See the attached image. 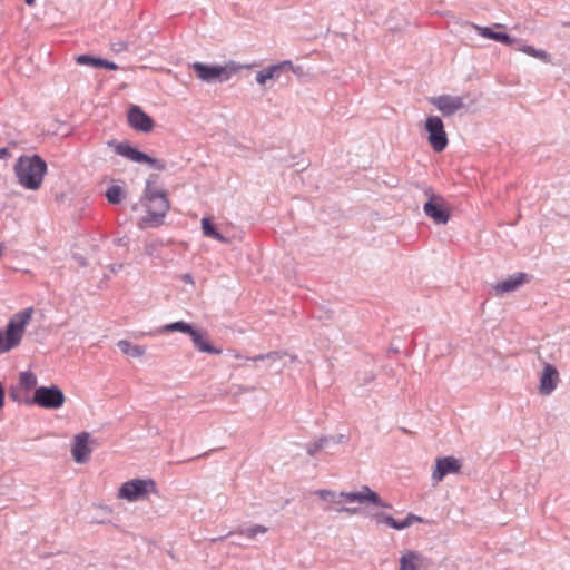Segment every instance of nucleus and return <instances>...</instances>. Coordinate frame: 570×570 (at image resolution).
Segmentation results:
<instances>
[{"instance_id":"obj_1","label":"nucleus","mask_w":570,"mask_h":570,"mask_svg":"<svg viewBox=\"0 0 570 570\" xmlns=\"http://www.w3.org/2000/svg\"><path fill=\"white\" fill-rule=\"evenodd\" d=\"M33 315V308H24L11 316L4 331L0 330V354L10 352L20 345Z\"/></svg>"},{"instance_id":"obj_2","label":"nucleus","mask_w":570,"mask_h":570,"mask_svg":"<svg viewBox=\"0 0 570 570\" xmlns=\"http://www.w3.org/2000/svg\"><path fill=\"white\" fill-rule=\"evenodd\" d=\"M46 170V163L38 156L21 157L16 165V174L19 183L23 187L32 190L41 186Z\"/></svg>"},{"instance_id":"obj_3","label":"nucleus","mask_w":570,"mask_h":570,"mask_svg":"<svg viewBox=\"0 0 570 570\" xmlns=\"http://www.w3.org/2000/svg\"><path fill=\"white\" fill-rule=\"evenodd\" d=\"M164 332H181L187 334L190 337L195 348H197L199 352L215 355L222 353V348L215 347L210 344L207 332L195 328L184 321H178L165 325Z\"/></svg>"},{"instance_id":"obj_4","label":"nucleus","mask_w":570,"mask_h":570,"mask_svg":"<svg viewBox=\"0 0 570 570\" xmlns=\"http://www.w3.org/2000/svg\"><path fill=\"white\" fill-rule=\"evenodd\" d=\"M146 197L147 215L140 219L139 227H157L163 223L169 209V200L165 193H148Z\"/></svg>"},{"instance_id":"obj_5","label":"nucleus","mask_w":570,"mask_h":570,"mask_svg":"<svg viewBox=\"0 0 570 570\" xmlns=\"http://www.w3.org/2000/svg\"><path fill=\"white\" fill-rule=\"evenodd\" d=\"M156 492V483L151 479H135L122 483L118 490V498L132 502L146 498L149 493Z\"/></svg>"},{"instance_id":"obj_6","label":"nucleus","mask_w":570,"mask_h":570,"mask_svg":"<svg viewBox=\"0 0 570 570\" xmlns=\"http://www.w3.org/2000/svg\"><path fill=\"white\" fill-rule=\"evenodd\" d=\"M196 76L204 82L225 81L235 73L238 68L234 66H207L202 62L191 65Z\"/></svg>"},{"instance_id":"obj_7","label":"nucleus","mask_w":570,"mask_h":570,"mask_svg":"<svg viewBox=\"0 0 570 570\" xmlns=\"http://www.w3.org/2000/svg\"><path fill=\"white\" fill-rule=\"evenodd\" d=\"M66 402L63 392L56 385L40 386L33 394V403L48 410L60 409Z\"/></svg>"},{"instance_id":"obj_8","label":"nucleus","mask_w":570,"mask_h":570,"mask_svg":"<svg viewBox=\"0 0 570 570\" xmlns=\"http://www.w3.org/2000/svg\"><path fill=\"white\" fill-rule=\"evenodd\" d=\"M428 140L432 149L436 153L443 151L448 146V137L444 130L443 121L438 116H431L425 121Z\"/></svg>"},{"instance_id":"obj_9","label":"nucleus","mask_w":570,"mask_h":570,"mask_svg":"<svg viewBox=\"0 0 570 570\" xmlns=\"http://www.w3.org/2000/svg\"><path fill=\"white\" fill-rule=\"evenodd\" d=\"M338 498H343V503H358V504H367L372 503L375 505H381L384 508H391L390 504H385L382 502L376 492L371 490L368 487H363L360 491L354 492H341L338 493Z\"/></svg>"},{"instance_id":"obj_10","label":"nucleus","mask_w":570,"mask_h":570,"mask_svg":"<svg viewBox=\"0 0 570 570\" xmlns=\"http://www.w3.org/2000/svg\"><path fill=\"white\" fill-rule=\"evenodd\" d=\"M426 216L436 224H446L450 219V213L446 209L445 200L438 195H431L423 206Z\"/></svg>"},{"instance_id":"obj_11","label":"nucleus","mask_w":570,"mask_h":570,"mask_svg":"<svg viewBox=\"0 0 570 570\" xmlns=\"http://www.w3.org/2000/svg\"><path fill=\"white\" fill-rule=\"evenodd\" d=\"M117 153L135 163H146L153 167H155L158 170H164L165 165L164 163L159 161L158 159H155L150 156H148L145 153H141L135 148H132L129 145H118L117 146Z\"/></svg>"},{"instance_id":"obj_12","label":"nucleus","mask_w":570,"mask_h":570,"mask_svg":"<svg viewBox=\"0 0 570 570\" xmlns=\"http://www.w3.org/2000/svg\"><path fill=\"white\" fill-rule=\"evenodd\" d=\"M559 381L560 379L557 368L553 365L546 363L540 375L539 392L542 395L551 394L556 390Z\"/></svg>"},{"instance_id":"obj_13","label":"nucleus","mask_w":570,"mask_h":570,"mask_svg":"<svg viewBox=\"0 0 570 570\" xmlns=\"http://www.w3.org/2000/svg\"><path fill=\"white\" fill-rule=\"evenodd\" d=\"M431 102L440 110L444 116H451L458 110L463 108V98L454 97L449 95H442L431 99Z\"/></svg>"},{"instance_id":"obj_14","label":"nucleus","mask_w":570,"mask_h":570,"mask_svg":"<svg viewBox=\"0 0 570 570\" xmlns=\"http://www.w3.org/2000/svg\"><path fill=\"white\" fill-rule=\"evenodd\" d=\"M128 122L134 129L144 132L150 131L154 127L153 119L138 106H132L128 110Z\"/></svg>"},{"instance_id":"obj_15","label":"nucleus","mask_w":570,"mask_h":570,"mask_svg":"<svg viewBox=\"0 0 570 570\" xmlns=\"http://www.w3.org/2000/svg\"><path fill=\"white\" fill-rule=\"evenodd\" d=\"M89 433L82 432L73 439L71 449L72 458L77 463H85L89 460L91 449L89 446Z\"/></svg>"},{"instance_id":"obj_16","label":"nucleus","mask_w":570,"mask_h":570,"mask_svg":"<svg viewBox=\"0 0 570 570\" xmlns=\"http://www.w3.org/2000/svg\"><path fill=\"white\" fill-rule=\"evenodd\" d=\"M460 469L461 464L455 458L445 456L436 460L432 476L439 482L449 473H458Z\"/></svg>"},{"instance_id":"obj_17","label":"nucleus","mask_w":570,"mask_h":570,"mask_svg":"<svg viewBox=\"0 0 570 570\" xmlns=\"http://www.w3.org/2000/svg\"><path fill=\"white\" fill-rule=\"evenodd\" d=\"M375 520L377 523H385L395 530H403L413 523H421L424 521L423 518L411 513L402 521H397L393 517L386 514H377L375 515Z\"/></svg>"},{"instance_id":"obj_18","label":"nucleus","mask_w":570,"mask_h":570,"mask_svg":"<svg viewBox=\"0 0 570 570\" xmlns=\"http://www.w3.org/2000/svg\"><path fill=\"white\" fill-rule=\"evenodd\" d=\"M424 558L421 553L412 550H406L400 558L399 570H423Z\"/></svg>"},{"instance_id":"obj_19","label":"nucleus","mask_w":570,"mask_h":570,"mask_svg":"<svg viewBox=\"0 0 570 570\" xmlns=\"http://www.w3.org/2000/svg\"><path fill=\"white\" fill-rule=\"evenodd\" d=\"M292 68H293L292 61H289V60L282 61L277 65L269 66L266 69L259 71L256 75V80L259 85L264 86L267 82V80L277 79L279 77V73L282 70L292 69Z\"/></svg>"},{"instance_id":"obj_20","label":"nucleus","mask_w":570,"mask_h":570,"mask_svg":"<svg viewBox=\"0 0 570 570\" xmlns=\"http://www.w3.org/2000/svg\"><path fill=\"white\" fill-rule=\"evenodd\" d=\"M323 501L330 504L328 509L333 505H341L343 504V498H338V493H335L330 490H317L315 492ZM335 510L337 512H347L350 514H353L356 512L355 508H346V507H336Z\"/></svg>"},{"instance_id":"obj_21","label":"nucleus","mask_w":570,"mask_h":570,"mask_svg":"<svg viewBox=\"0 0 570 570\" xmlns=\"http://www.w3.org/2000/svg\"><path fill=\"white\" fill-rule=\"evenodd\" d=\"M471 27L483 38L491 39L508 46L514 42V39L504 32H497L489 27H481L474 23H472Z\"/></svg>"},{"instance_id":"obj_22","label":"nucleus","mask_w":570,"mask_h":570,"mask_svg":"<svg viewBox=\"0 0 570 570\" xmlns=\"http://www.w3.org/2000/svg\"><path fill=\"white\" fill-rule=\"evenodd\" d=\"M528 281V276L524 273H519L509 279L498 283L494 287L498 294L508 293L517 289L520 285Z\"/></svg>"},{"instance_id":"obj_23","label":"nucleus","mask_w":570,"mask_h":570,"mask_svg":"<svg viewBox=\"0 0 570 570\" xmlns=\"http://www.w3.org/2000/svg\"><path fill=\"white\" fill-rule=\"evenodd\" d=\"M202 230L207 237H212L218 242L226 243L227 239L218 232H216L212 220L208 217L202 219Z\"/></svg>"},{"instance_id":"obj_24","label":"nucleus","mask_w":570,"mask_h":570,"mask_svg":"<svg viewBox=\"0 0 570 570\" xmlns=\"http://www.w3.org/2000/svg\"><path fill=\"white\" fill-rule=\"evenodd\" d=\"M118 347L120 351L126 354L134 357H140L145 354V347L139 345H132L130 342L126 340H121L118 342Z\"/></svg>"},{"instance_id":"obj_25","label":"nucleus","mask_w":570,"mask_h":570,"mask_svg":"<svg viewBox=\"0 0 570 570\" xmlns=\"http://www.w3.org/2000/svg\"><path fill=\"white\" fill-rule=\"evenodd\" d=\"M20 386L24 390H31L37 385V376L32 372H21L19 375Z\"/></svg>"},{"instance_id":"obj_26","label":"nucleus","mask_w":570,"mask_h":570,"mask_svg":"<svg viewBox=\"0 0 570 570\" xmlns=\"http://www.w3.org/2000/svg\"><path fill=\"white\" fill-rule=\"evenodd\" d=\"M124 190L120 186L114 185L107 189L106 197L111 204H119L122 199Z\"/></svg>"},{"instance_id":"obj_27","label":"nucleus","mask_w":570,"mask_h":570,"mask_svg":"<svg viewBox=\"0 0 570 570\" xmlns=\"http://www.w3.org/2000/svg\"><path fill=\"white\" fill-rule=\"evenodd\" d=\"M520 50L531 57L538 58L543 61H547L549 59V55L544 50L535 49L534 47L531 46H523Z\"/></svg>"},{"instance_id":"obj_28","label":"nucleus","mask_w":570,"mask_h":570,"mask_svg":"<svg viewBox=\"0 0 570 570\" xmlns=\"http://www.w3.org/2000/svg\"><path fill=\"white\" fill-rule=\"evenodd\" d=\"M76 61L78 65H87L91 67H99L100 58H94L88 55H80L76 57Z\"/></svg>"},{"instance_id":"obj_29","label":"nucleus","mask_w":570,"mask_h":570,"mask_svg":"<svg viewBox=\"0 0 570 570\" xmlns=\"http://www.w3.org/2000/svg\"><path fill=\"white\" fill-rule=\"evenodd\" d=\"M267 529L263 525H254L245 531V534L249 538H254L258 533H265Z\"/></svg>"},{"instance_id":"obj_30","label":"nucleus","mask_w":570,"mask_h":570,"mask_svg":"<svg viewBox=\"0 0 570 570\" xmlns=\"http://www.w3.org/2000/svg\"><path fill=\"white\" fill-rule=\"evenodd\" d=\"M279 358V355L278 353L276 352H273V353H268V354H261V355H257V356H254L252 360L257 362V361H264V360H273V361H276Z\"/></svg>"},{"instance_id":"obj_31","label":"nucleus","mask_w":570,"mask_h":570,"mask_svg":"<svg viewBox=\"0 0 570 570\" xmlns=\"http://www.w3.org/2000/svg\"><path fill=\"white\" fill-rule=\"evenodd\" d=\"M98 68H105V69H108V70H117L118 66L115 62H111V61H108V60H105V59H100Z\"/></svg>"},{"instance_id":"obj_32","label":"nucleus","mask_w":570,"mask_h":570,"mask_svg":"<svg viewBox=\"0 0 570 570\" xmlns=\"http://www.w3.org/2000/svg\"><path fill=\"white\" fill-rule=\"evenodd\" d=\"M322 445H323V440H320L318 443H315L313 448L308 449V453L311 455H314L322 448Z\"/></svg>"},{"instance_id":"obj_33","label":"nucleus","mask_w":570,"mask_h":570,"mask_svg":"<svg viewBox=\"0 0 570 570\" xmlns=\"http://www.w3.org/2000/svg\"><path fill=\"white\" fill-rule=\"evenodd\" d=\"M4 403V390L2 385L0 384V409L3 406Z\"/></svg>"},{"instance_id":"obj_34","label":"nucleus","mask_w":570,"mask_h":570,"mask_svg":"<svg viewBox=\"0 0 570 570\" xmlns=\"http://www.w3.org/2000/svg\"><path fill=\"white\" fill-rule=\"evenodd\" d=\"M9 156V150L7 148H0V159Z\"/></svg>"},{"instance_id":"obj_35","label":"nucleus","mask_w":570,"mask_h":570,"mask_svg":"<svg viewBox=\"0 0 570 570\" xmlns=\"http://www.w3.org/2000/svg\"><path fill=\"white\" fill-rule=\"evenodd\" d=\"M28 6H33L36 0H24Z\"/></svg>"},{"instance_id":"obj_36","label":"nucleus","mask_w":570,"mask_h":570,"mask_svg":"<svg viewBox=\"0 0 570 570\" xmlns=\"http://www.w3.org/2000/svg\"><path fill=\"white\" fill-rule=\"evenodd\" d=\"M494 27H495V28H503V24H501V23H495V24H494Z\"/></svg>"},{"instance_id":"obj_37","label":"nucleus","mask_w":570,"mask_h":570,"mask_svg":"<svg viewBox=\"0 0 570 570\" xmlns=\"http://www.w3.org/2000/svg\"><path fill=\"white\" fill-rule=\"evenodd\" d=\"M564 26L570 27V22H566Z\"/></svg>"}]
</instances>
